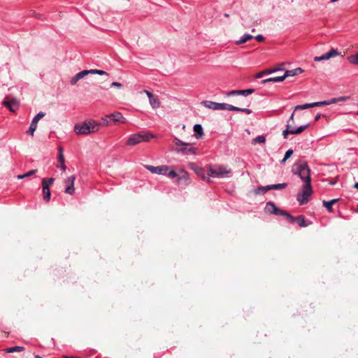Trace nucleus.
Listing matches in <instances>:
<instances>
[{
  "label": "nucleus",
  "mask_w": 358,
  "mask_h": 358,
  "mask_svg": "<svg viewBox=\"0 0 358 358\" xmlns=\"http://www.w3.org/2000/svg\"><path fill=\"white\" fill-rule=\"evenodd\" d=\"M294 175H297L305 183L302 191L297 196V201L300 205H304L308 201V199L313 193L310 179V170L306 162H296L292 169Z\"/></svg>",
  "instance_id": "1"
},
{
  "label": "nucleus",
  "mask_w": 358,
  "mask_h": 358,
  "mask_svg": "<svg viewBox=\"0 0 358 358\" xmlns=\"http://www.w3.org/2000/svg\"><path fill=\"white\" fill-rule=\"evenodd\" d=\"M99 124L94 120H86L80 124L74 126V131L78 135H87L98 131Z\"/></svg>",
  "instance_id": "2"
},
{
  "label": "nucleus",
  "mask_w": 358,
  "mask_h": 358,
  "mask_svg": "<svg viewBox=\"0 0 358 358\" xmlns=\"http://www.w3.org/2000/svg\"><path fill=\"white\" fill-rule=\"evenodd\" d=\"M206 168L208 171V177L225 178L229 177L231 174V170L224 166L208 164Z\"/></svg>",
  "instance_id": "3"
},
{
  "label": "nucleus",
  "mask_w": 358,
  "mask_h": 358,
  "mask_svg": "<svg viewBox=\"0 0 358 358\" xmlns=\"http://www.w3.org/2000/svg\"><path fill=\"white\" fill-rule=\"evenodd\" d=\"M154 136L152 134L146 132L134 134L129 136L126 145L128 146H134L142 142H148Z\"/></svg>",
  "instance_id": "4"
},
{
  "label": "nucleus",
  "mask_w": 358,
  "mask_h": 358,
  "mask_svg": "<svg viewBox=\"0 0 358 358\" xmlns=\"http://www.w3.org/2000/svg\"><path fill=\"white\" fill-rule=\"evenodd\" d=\"M174 143L176 145V151L183 155H196L197 149L194 148L190 143H185L180 139L175 138Z\"/></svg>",
  "instance_id": "5"
},
{
  "label": "nucleus",
  "mask_w": 358,
  "mask_h": 358,
  "mask_svg": "<svg viewBox=\"0 0 358 358\" xmlns=\"http://www.w3.org/2000/svg\"><path fill=\"white\" fill-rule=\"evenodd\" d=\"M294 112L292 113L291 116L289 117V120L287 121V124L286 125V129L282 131V136L284 138H287L289 134H299L303 131H305L308 127L309 124H306L304 125H301L299 127H297L296 129H290V122H294Z\"/></svg>",
  "instance_id": "6"
},
{
  "label": "nucleus",
  "mask_w": 358,
  "mask_h": 358,
  "mask_svg": "<svg viewBox=\"0 0 358 358\" xmlns=\"http://www.w3.org/2000/svg\"><path fill=\"white\" fill-rule=\"evenodd\" d=\"M201 103L205 107L214 110H223L232 111L236 109L234 106L225 103H216L210 101H203Z\"/></svg>",
  "instance_id": "7"
},
{
  "label": "nucleus",
  "mask_w": 358,
  "mask_h": 358,
  "mask_svg": "<svg viewBox=\"0 0 358 358\" xmlns=\"http://www.w3.org/2000/svg\"><path fill=\"white\" fill-rule=\"evenodd\" d=\"M145 168L150 171L152 173L159 174V175H166L167 171L170 169V166L166 165L154 166L151 165H145Z\"/></svg>",
  "instance_id": "8"
},
{
  "label": "nucleus",
  "mask_w": 358,
  "mask_h": 358,
  "mask_svg": "<svg viewBox=\"0 0 358 358\" xmlns=\"http://www.w3.org/2000/svg\"><path fill=\"white\" fill-rule=\"evenodd\" d=\"M76 180L75 176H71L65 180L66 187L64 190L66 194L73 195L75 193L74 182Z\"/></svg>",
  "instance_id": "9"
},
{
  "label": "nucleus",
  "mask_w": 358,
  "mask_h": 358,
  "mask_svg": "<svg viewBox=\"0 0 358 358\" xmlns=\"http://www.w3.org/2000/svg\"><path fill=\"white\" fill-rule=\"evenodd\" d=\"M339 54L340 53L338 52V50H336L334 48H331L329 52L323 54L322 55L315 57L314 61L320 62L322 60H327L331 57H335L339 55Z\"/></svg>",
  "instance_id": "10"
},
{
  "label": "nucleus",
  "mask_w": 358,
  "mask_h": 358,
  "mask_svg": "<svg viewBox=\"0 0 358 358\" xmlns=\"http://www.w3.org/2000/svg\"><path fill=\"white\" fill-rule=\"evenodd\" d=\"M110 120L112 123L116 124L117 122L125 123L127 122L126 119L123 117L121 113L115 112L111 114H109Z\"/></svg>",
  "instance_id": "11"
},
{
  "label": "nucleus",
  "mask_w": 358,
  "mask_h": 358,
  "mask_svg": "<svg viewBox=\"0 0 358 358\" xmlns=\"http://www.w3.org/2000/svg\"><path fill=\"white\" fill-rule=\"evenodd\" d=\"M191 169L196 173V174L200 177L203 180H206L207 182H210L209 177H206L205 174V169L201 166H194L192 164H191Z\"/></svg>",
  "instance_id": "12"
},
{
  "label": "nucleus",
  "mask_w": 358,
  "mask_h": 358,
  "mask_svg": "<svg viewBox=\"0 0 358 358\" xmlns=\"http://www.w3.org/2000/svg\"><path fill=\"white\" fill-rule=\"evenodd\" d=\"M65 159L63 154V150L62 147L59 148V154H58V164L57 165V168H59L63 171H65L66 169V166L65 165Z\"/></svg>",
  "instance_id": "13"
},
{
  "label": "nucleus",
  "mask_w": 358,
  "mask_h": 358,
  "mask_svg": "<svg viewBox=\"0 0 358 358\" xmlns=\"http://www.w3.org/2000/svg\"><path fill=\"white\" fill-rule=\"evenodd\" d=\"M3 104L7 107L11 112H15L19 107L18 103L16 99L11 101H3Z\"/></svg>",
  "instance_id": "14"
},
{
  "label": "nucleus",
  "mask_w": 358,
  "mask_h": 358,
  "mask_svg": "<svg viewBox=\"0 0 358 358\" xmlns=\"http://www.w3.org/2000/svg\"><path fill=\"white\" fill-rule=\"evenodd\" d=\"M264 210L267 213L275 215V213L278 211V207L273 202L268 201L266 203Z\"/></svg>",
  "instance_id": "15"
},
{
  "label": "nucleus",
  "mask_w": 358,
  "mask_h": 358,
  "mask_svg": "<svg viewBox=\"0 0 358 358\" xmlns=\"http://www.w3.org/2000/svg\"><path fill=\"white\" fill-rule=\"evenodd\" d=\"M303 69L301 68H296L292 70H287L284 73L285 79L287 77H292L296 75H299L303 72Z\"/></svg>",
  "instance_id": "16"
},
{
  "label": "nucleus",
  "mask_w": 358,
  "mask_h": 358,
  "mask_svg": "<svg viewBox=\"0 0 358 358\" xmlns=\"http://www.w3.org/2000/svg\"><path fill=\"white\" fill-rule=\"evenodd\" d=\"M296 221L299 226L305 227L311 224V222H307L303 215H299L294 219V222Z\"/></svg>",
  "instance_id": "17"
},
{
  "label": "nucleus",
  "mask_w": 358,
  "mask_h": 358,
  "mask_svg": "<svg viewBox=\"0 0 358 358\" xmlns=\"http://www.w3.org/2000/svg\"><path fill=\"white\" fill-rule=\"evenodd\" d=\"M338 201V199H334L331 201H322V203H323V206L327 208V210L329 212V213H331L333 212V208H332V206L336 203L337 201Z\"/></svg>",
  "instance_id": "18"
},
{
  "label": "nucleus",
  "mask_w": 358,
  "mask_h": 358,
  "mask_svg": "<svg viewBox=\"0 0 358 358\" xmlns=\"http://www.w3.org/2000/svg\"><path fill=\"white\" fill-rule=\"evenodd\" d=\"M275 215L285 216L287 219H289V222H291V223L294 222V217L291 215L289 213H287L285 210H281L278 208V211L275 213Z\"/></svg>",
  "instance_id": "19"
},
{
  "label": "nucleus",
  "mask_w": 358,
  "mask_h": 358,
  "mask_svg": "<svg viewBox=\"0 0 358 358\" xmlns=\"http://www.w3.org/2000/svg\"><path fill=\"white\" fill-rule=\"evenodd\" d=\"M275 215L285 216L287 219H289V222H291V223L294 222V217L291 215L289 213H287L285 210H281L278 208V211L275 213Z\"/></svg>",
  "instance_id": "20"
},
{
  "label": "nucleus",
  "mask_w": 358,
  "mask_h": 358,
  "mask_svg": "<svg viewBox=\"0 0 358 358\" xmlns=\"http://www.w3.org/2000/svg\"><path fill=\"white\" fill-rule=\"evenodd\" d=\"M287 183H279V184H274V185H269L266 186V190H271V189H282L287 187Z\"/></svg>",
  "instance_id": "21"
},
{
  "label": "nucleus",
  "mask_w": 358,
  "mask_h": 358,
  "mask_svg": "<svg viewBox=\"0 0 358 358\" xmlns=\"http://www.w3.org/2000/svg\"><path fill=\"white\" fill-rule=\"evenodd\" d=\"M252 38H253V36L249 34H245L241 37V38L238 41H236L235 43L236 45H241L251 40Z\"/></svg>",
  "instance_id": "22"
},
{
  "label": "nucleus",
  "mask_w": 358,
  "mask_h": 358,
  "mask_svg": "<svg viewBox=\"0 0 358 358\" xmlns=\"http://www.w3.org/2000/svg\"><path fill=\"white\" fill-rule=\"evenodd\" d=\"M284 80H285V77H284V76H282L272 77V78H269L263 80L262 81V83L263 84L266 83H271V82H272V83H278V82H282Z\"/></svg>",
  "instance_id": "23"
},
{
  "label": "nucleus",
  "mask_w": 358,
  "mask_h": 358,
  "mask_svg": "<svg viewBox=\"0 0 358 358\" xmlns=\"http://www.w3.org/2000/svg\"><path fill=\"white\" fill-rule=\"evenodd\" d=\"M194 131L196 138L201 137L203 135L202 126L199 124H196L194 126Z\"/></svg>",
  "instance_id": "24"
},
{
  "label": "nucleus",
  "mask_w": 358,
  "mask_h": 358,
  "mask_svg": "<svg viewBox=\"0 0 358 358\" xmlns=\"http://www.w3.org/2000/svg\"><path fill=\"white\" fill-rule=\"evenodd\" d=\"M149 102L152 108H158L160 106V101L159 99L155 96H153L152 98H150L149 99Z\"/></svg>",
  "instance_id": "25"
},
{
  "label": "nucleus",
  "mask_w": 358,
  "mask_h": 358,
  "mask_svg": "<svg viewBox=\"0 0 358 358\" xmlns=\"http://www.w3.org/2000/svg\"><path fill=\"white\" fill-rule=\"evenodd\" d=\"M315 107V103H305L302 105H297L294 107V110H305Z\"/></svg>",
  "instance_id": "26"
},
{
  "label": "nucleus",
  "mask_w": 358,
  "mask_h": 358,
  "mask_svg": "<svg viewBox=\"0 0 358 358\" xmlns=\"http://www.w3.org/2000/svg\"><path fill=\"white\" fill-rule=\"evenodd\" d=\"M266 142V138L265 136H262V135H260V136H257L256 138H253L252 140V144L253 145H255V144H264Z\"/></svg>",
  "instance_id": "27"
},
{
  "label": "nucleus",
  "mask_w": 358,
  "mask_h": 358,
  "mask_svg": "<svg viewBox=\"0 0 358 358\" xmlns=\"http://www.w3.org/2000/svg\"><path fill=\"white\" fill-rule=\"evenodd\" d=\"M99 127L101 125H103V126H109L110 124H112V122L110 120V117H109V115H105L104 117H103L101 120V122L99 123Z\"/></svg>",
  "instance_id": "28"
},
{
  "label": "nucleus",
  "mask_w": 358,
  "mask_h": 358,
  "mask_svg": "<svg viewBox=\"0 0 358 358\" xmlns=\"http://www.w3.org/2000/svg\"><path fill=\"white\" fill-rule=\"evenodd\" d=\"M43 199L45 201H49L50 199V188H48L47 186H44V188H43Z\"/></svg>",
  "instance_id": "29"
},
{
  "label": "nucleus",
  "mask_w": 358,
  "mask_h": 358,
  "mask_svg": "<svg viewBox=\"0 0 358 358\" xmlns=\"http://www.w3.org/2000/svg\"><path fill=\"white\" fill-rule=\"evenodd\" d=\"M55 179L53 178H43L42 180V187L47 186L48 188L53 184Z\"/></svg>",
  "instance_id": "30"
},
{
  "label": "nucleus",
  "mask_w": 358,
  "mask_h": 358,
  "mask_svg": "<svg viewBox=\"0 0 358 358\" xmlns=\"http://www.w3.org/2000/svg\"><path fill=\"white\" fill-rule=\"evenodd\" d=\"M255 92L254 89H247V90H238V95H243L247 96Z\"/></svg>",
  "instance_id": "31"
},
{
  "label": "nucleus",
  "mask_w": 358,
  "mask_h": 358,
  "mask_svg": "<svg viewBox=\"0 0 358 358\" xmlns=\"http://www.w3.org/2000/svg\"><path fill=\"white\" fill-rule=\"evenodd\" d=\"M24 350V347L22 346H14L8 348L6 350V352L8 353L14 352H22Z\"/></svg>",
  "instance_id": "32"
},
{
  "label": "nucleus",
  "mask_w": 358,
  "mask_h": 358,
  "mask_svg": "<svg viewBox=\"0 0 358 358\" xmlns=\"http://www.w3.org/2000/svg\"><path fill=\"white\" fill-rule=\"evenodd\" d=\"M348 60L350 64H358V52L350 55L348 57Z\"/></svg>",
  "instance_id": "33"
},
{
  "label": "nucleus",
  "mask_w": 358,
  "mask_h": 358,
  "mask_svg": "<svg viewBox=\"0 0 358 358\" xmlns=\"http://www.w3.org/2000/svg\"><path fill=\"white\" fill-rule=\"evenodd\" d=\"M36 128H37V124L31 122V124L29 126V129L27 131V133L29 134H30L31 136H34V131H36Z\"/></svg>",
  "instance_id": "34"
},
{
  "label": "nucleus",
  "mask_w": 358,
  "mask_h": 358,
  "mask_svg": "<svg viewBox=\"0 0 358 358\" xmlns=\"http://www.w3.org/2000/svg\"><path fill=\"white\" fill-rule=\"evenodd\" d=\"M91 74L90 70H83L76 73L79 80L85 78L86 76Z\"/></svg>",
  "instance_id": "35"
},
{
  "label": "nucleus",
  "mask_w": 358,
  "mask_h": 358,
  "mask_svg": "<svg viewBox=\"0 0 358 358\" xmlns=\"http://www.w3.org/2000/svg\"><path fill=\"white\" fill-rule=\"evenodd\" d=\"M45 115V113L43 112H39L33 119L32 121L34 123H36L38 124V122L40 119L43 117Z\"/></svg>",
  "instance_id": "36"
},
{
  "label": "nucleus",
  "mask_w": 358,
  "mask_h": 358,
  "mask_svg": "<svg viewBox=\"0 0 358 358\" xmlns=\"http://www.w3.org/2000/svg\"><path fill=\"white\" fill-rule=\"evenodd\" d=\"M91 74H98V75H106L108 76V73L102 70H98V69H90Z\"/></svg>",
  "instance_id": "37"
},
{
  "label": "nucleus",
  "mask_w": 358,
  "mask_h": 358,
  "mask_svg": "<svg viewBox=\"0 0 358 358\" xmlns=\"http://www.w3.org/2000/svg\"><path fill=\"white\" fill-rule=\"evenodd\" d=\"M293 154V150L289 149L286 151L284 158L282 159L281 163H284L287 159H289Z\"/></svg>",
  "instance_id": "38"
},
{
  "label": "nucleus",
  "mask_w": 358,
  "mask_h": 358,
  "mask_svg": "<svg viewBox=\"0 0 358 358\" xmlns=\"http://www.w3.org/2000/svg\"><path fill=\"white\" fill-rule=\"evenodd\" d=\"M235 108L236 109L234 110L233 111H241V112L245 113L246 114H248V115L252 113V110L248 108H239L237 106H235Z\"/></svg>",
  "instance_id": "39"
},
{
  "label": "nucleus",
  "mask_w": 358,
  "mask_h": 358,
  "mask_svg": "<svg viewBox=\"0 0 358 358\" xmlns=\"http://www.w3.org/2000/svg\"><path fill=\"white\" fill-rule=\"evenodd\" d=\"M169 178H174L178 176V173L173 170H169L166 173V175Z\"/></svg>",
  "instance_id": "40"
},
{
  "label": "nucleus",
  "mask_w": 358,
  "mask_h": 358,
  "mask_svg": "<svg viewBox=\"0 0 358 358\" xmlns=\"http://www.w3.org/2000/svg\"><path fill=\"white\" fill-rule=\"evenodd\" d=\"M280 69H269L264 70V74H271L274 72L278 71Z\"/></svg>",
  "instance_id": "41"
},
{
  "label": "nucleus",
  "mask_w": 358,
  "mask_h": 358,
  "mask_svg": "<svg viewBox=\"0 0 358 358\" xmlns=\"http://www.w3.org/2000/svg\"><path fill=\"white\" fill-rule=\"evenodd\" d=\"M268 190H266V186L265 187H260L259 188H257L256 190H255V192L257 194H259V193H262V194H264L266 193V192H268Z\"/></svg>",
  "instance_id": "42"
},
{
  "label": "nucleus",
  "mask_w": 358,
  "mask_h": 358,
  "mask_svg": "<svg viewBox=\"0 0 358 358\" xmlns=\"http://www.w3.org/2000/svg\"><path fill=\"white\" fill-rule=\"evenodd\" d=\"M314 103H315V107L329 105L328 101H317V102H314Z\"/></svg>",
  "instance_id": "43"
},
{
  "label": "nucleus",
  "mask_w": 358,
  "mask_h": 358,
  "mask_svg": "<svg viewBox=\"0 0 358 358\" xmlns=\"http://www.w3.org/2000/svg\"><path fill=\"white\" fill-rule=\"evenodd\" d=\"M36 172H37V169L31 170V171H28V172H27L26 173L24 174V178L31 176L34 175V173H36Z\"/></svg>",
  "instance_id": "44"
},
{
  "label": "nucleus",
  "mask_w": 358,
  "mask_h": 358,
  "mask_svg": "<svg viewBox=\"0 0 358 358\" xmlns=\"http://www.w3.org/2000/svg\"><path fill=\"white\" fill-rule=\"evenodd\" d=\"M79 80V78H78V76L76 75L75 76H73L71 80H70V83L71 85H75L76 84V83Z\"/></svg>",
  "instance_id": "45"
},
{
  "label": "nucleus",
  "mask_w": 358,
  "mask_h": 358,
  "mask_svg": "<svg viewBox=\"0 0 358 358\" xmlns=\"http://www.w3.org/2000/svg\"><path fill=\"white\" fill-rule=\"evenodd\" d=\"M255 38L258 42H262L264 40V37L262 34H259L256 36Z\"/></svg>",
  "instance_id": "46"
},
{
  "label": "nucleus",
  "mask_w": 358,
  "mask_h": 358,
  "mask_svg": "<svg viewBox=\"0 0 358 358\" xmlns=\"http://www.w3.org/2000/svg\"><path fill=\"white\" fill-rule=\"evenodd\" d=\"M227 95L228 96L238 95V90H231L229 92Z\"/></svg>",
  "instance_id": "47"
},
{
  "label": "nucleus",
  "mask_w": 358,
  "mask_h": 358,
  "mask_svg": "<svg viewBox=\"0 0 358 358\" xmlns=\"http://www.w3.org/2000/svg\"><path fill=\"white\" fill-rule=\"evenodd\" d=\"M111 87H122V83H118V82H113L111 83Z\"/></svg>",
  "instance_id": "48"
},
{
  "label": "nucleus",
  "mask_w": 358,
  "mask_h": 358,
  "mask_svg": "<svg viewBox=\"0 0 358 358\" xmlns=\"http://www.w3.org/2000/svg\"><path fill=\"white\" fill-rule=\"evenodd\" d=\"M143 92H145L147 94L149 99L154 96L153 94L148 90H143Z\"/></svg>",
  "instance_id": "49"
},
{
  "label": "nucleus",
  "mask_w": 358,
  "mask_h": 358,
  "mask_svg": "<svg viewBox=\"0 0 358 358\" xmlns=\"http://www.w3.org/2000/svg\"><path fill=\"white\" fill-rule=\"evenodd\" d=\"M328 102H329V105H330L332 103H338V100H337V98H333V99L329 100Z\"/></svg>",
  "instance_id": "50"
},
{
  "label": "nucleus",
  "mask_w": 358,
  "mask_h": 358,
  "mask_svg": "<svg viewBox=\"0 0 358 358\" xmlns=\"http://www.w3.org/2000/svg\"><path fill=\"white\" fill-rule=\"evenodd\" d=\"M348 99V97L347 96H340V97H338L337 98V100H338V102L339 101H345Z\"/></svg>",
  "instance_id": "51"
},
{
  "label": "nucleus",
  "mask_w": 358,
  "mask_h": 358,
  "mask_svg": "<svg viewBox=\"0 0 358 358\" xmlns=\"http://www.w3.org/2000/svg\"><path fill=\"white\" fill-rule=\"evenodd\" d=\"M264 75H265V74H264V71H262V72L258 73L256 75V78H262Z\"/></svg>",
  "instance_id": "52"
},
{
  "label": "nucleus",
  "mask_w": 358,
  "mask_h": 358,
  "mask_svg": "<svg viewBox=\"0 0 358 358\" xmlns=\"http://www.w3.org/2000/svg\"><path fill=\"white\" fill-rule=\"evenodd\" d=\"M17 179H23V178H24V174L17 175Z\"/></svg>",
  "instance_id": "53"
},
{
  "label": "nucleus",
  "mask_w": 358,
  "mask_h": 358,
  "mask_svg": "<svg viewBox=\"0 0 358 358\" xmlns=\"http://www.w3.org/2000/svg\"><path fill=\"white\" fill-rule=\"evenodd\" d=\"M320 118V114H317L315 117V121H317Z\"/></svg>",
  "instance_id": "54"
},
{
  "label": "nucleus",
  "mask_w": 358,
  "mask_h": 358,
  "mask_svg": "<svg viewBox=\"0 0 358 358\" xmlns=\"http://www.w3.org/2000/svg\"><path fill=\"white\" fill-rule=\"evenodd\" d=\"M294 124V122H290V127H289V128H290V129H291V130H292V129H296V128H294V127H292V124Z\"/></svg>",
  "instance_id": "55"
},
{
  "label": "nucleus",
  "mask_w": 358,
  "mask_h": 358,
  "mask_svg": "<svg viewBox=\"0 0 358 358\" xmlns=\"http://www.w3.org/2000/svg\"><path fill=\"white\" fill-rule=\"evenodd\" d=\"M283 65H284V64H283V63L280 64V66H278V68H277V69H281L280 71L282 70V66Z\"/></svg>",
  "instance_id": "56"
},
{
  "label": "nucleus",
  "mask_w": 358,
  "mask_h": 358,
  "mask_svg": "<svg viewBox=\"0 0 358 358\" xmlns=\"http://www.w3.org/2000/svg\"><path fill=\"white\" fill-rule=\"evenodd\" d=\"M354 187L358 189V182L355 183Z\"/></svg>",
  "instance_id": "57"
},
{
  "label": "nucleus",
  "mask_w": 358,
  "mask_h": 358,
  "mask_svg": "<svg viewBox=\"0 0 358 358\" xmlns=\"http://www.w3.org/2000/svg\"><path fill=\"white\" fill-rule=\"evenodd\" d=\"M35 358H43V357H41V356H40V355H36V356H35Z\"/></svg>",
  "instance_id": "58"
},
{
  "label": "nucleus",
  "mask_w": 358,
  "mask_h": 358,
  "mask_svg": "<svg viewBox=\"0 0 358 358\" xmlns=\"http://www.w3.org/2000/svg\"><path fill=\"white\" fill-rule=\"evenodd\" d=\"M224 16H225V17H229V15H228V14H227V13H225V14H224Z\"/></svg>",
  "instance_id": "59"
},
{
  "label": "nucleus",
  "mask_w": 358,
  "mask_h": 358,
  "mask_svg": "<svg viewBox=\"0 0 358 358\" xmlns=\"http://www.w3.org/2000/svg\"><path fill=\"white\" fill-rule=\"evenodd\" d=\"M357 115H358V111H357Z\"/></svg>",
  "instance_id": "60"
}]
</instances>
